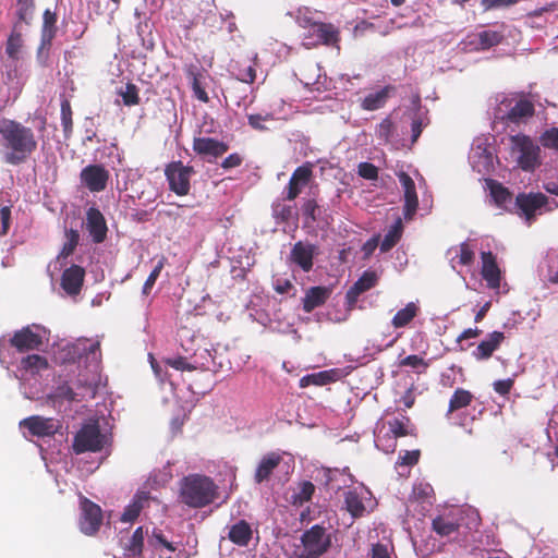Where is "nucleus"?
I'll return each instance as SVG.
<instances>
[{"label":"nucleus","instance_id":"1","mask_svg":"<svg viewBox=\"0 0 558 558\" xmlns=\"http://www.w3.org/2000/svg\"><path fill=\"white\" fill-rule=\"evenodd\" d=\"M99 342L78 340L75 343H65L54 352V360L61 364L78 361L77 367L84 363V369H80L75 381L58 387L56 395L68 401H82L93 399L100 384Z\"/></svg>","mask_w":558,"mask_h":558},{"label":"nucleus","instance_id":"2","mask_svg":"<svg viewBox=\"0 0 558 558\" xmlns=\"http://www.w3.org/2000/svg\"><path fill=\"white\" fill-rule=\"evenodd\" d=\"M0 135L3 146L9 150L3 159L10 165L24 162L37 148V141L32 129L11 120H0Z\"/></svg>","mask_w":558,"mask_h":558},{"label":"nucleus","instance_id":"3","mask_svg":"<svg viewBox=\"0 0 558 558\" xmlns=\"http://www.w3.org/2000/svg\"><path fill=\"white\" fill-rule=\"evenodd\" d=\"M218 494L215 482L201 474H190L180 482L181 502L190 508H203L211 504Z\"/></svg>","mask_w":558,"mask_h":558},{"label":"nucleus","instance_id":"4","mask_svg":"<svg viewBox=\"0 0 558 558\" xmlns=\"http://www.w3.org/2000/svg\"><path fill=\"white\" fill-rule=\"evenodd\" d=\"M332 535L322 524H314L305 530L301 537L300 544L294 546V558H320L331 548Z\"/></svg>","mask_w":558,"mask_h":558},{"label":"nucleus","instance_id":"5","mask_svg":"<svg viewBox=\"0 0 558 558\" xmlns=\"http://www.w3.org/2000/svg\"><path fill=\"white\" fill-rule=\"evenodd\" d=\"M411 433L412 424L405 415L400 414L387 421H380L374 430L375 446L385 453H391L396 450L397 439Z\"/></svg>","mask_w":558,"mask_h":558},{"label":"nucleus","instance_id":"6","mask_svg":"<svg viewBox=\"0 0 558 558\" xmlns=\"http://www.w3.org/2000/svg\"><path fill=\"white\" fill-rule=\"evenodd\" d=\"M496 101L498 104L494 109L495 120L520 123L534 114V105L529 99L498 95Z\"/></svg>","mask_w":558,"mask_h":558},{"label":"nucleus","instance_id":"7","mask_svg":"<svg viewBox=\"0 0 558 558\" xmlns=\"http://www.w3.org/2000/svg\"><path fill=\"white\" fill-rule=\"evenodd\" d=\"M480 515L473 508L457 509L448 515H440L433 521L434 531L440 536H451L462 525L477 527Z\"/></svg>","mask_w":558,"mask_h":558},{"label":"nucleus","instance_id":"8","mask_svg":"<svg viewBox=\"0 0 558 558\" xmlns=\"http://www.w3.org/2000/svg\"><path fill=\"white\" fill-rule=\"evenodd\" d=\"M554 208L546 195L542 193H520L514 198L513 213L531 225L536 216Z\"/></svg>","mask_w":558,"mask_h":558},{"label":"nucleus","instance_id":"9","mask_svg":"<svg viewBox=\"0 0 558 558\" xmlns=\"http://www.w3.org/2000/svg\"><path fill=\"white\" fill-rule=\"evenodd\" d=\"M510 145L512 156L523 170H534L541 163V149L529 136L521 134L511 136Z\"/></svg>","mask_w":558,"mask_h":558},{"label":"nucleus","instance_id":"10","mask_svg":"<svg viewBox=\"0 0 558 558\" xmlns=\"http://www.w3.org/2000/svg\"><path fill=\"white\" fill-rule=\"evenodd\" d=\"M108 441V436L100 432L98 423L89 422L84 424L75 435L73 449L76 453L97 452L102 450Z\"/></svg>","mask_w":558,"mask_h":558},{"label":"nucleus","instance_id":"11","mask_svg":"<svg viewBox=\"0 0 558 558\" xmlns=\"http://www.w3.org/2000/svg\"><path fill=\"white\" fill-rule=\"evenodd\" d=\"M495 158V148L489 143V137L474 138L469 153V161L473 170L481 174L489 173L494 169Z\"/></svg>","mask_w":558,"mask_h":558},{"label":"nucleus","instance_id":"12","mask_svg":"<svg viewBox=\"0 0 558 558\" xmlns=\"http://www.w3.org/2000/svg\"><path fill=\"white\" fill-rule=\"evenodd\" d=\"M193 173V167L184 166L181 161H173L165 169L170 190L180 196L189 194Z\"/></svg>","mask_w":558,"mask_h":558},{"label":"nucleus","instance_id":"13","mask_svg":"<svg viewBox=\"0 0 558 558\" xmlns=\"http://www.w3.org/2000/svg\"><path fill=\"white\" fill-rule=\"evenodd\" d=\"M339 41V32L332 24L308 23L307 34L304 35L303 45L307 48L324 44L333 46Z\"/></svg>","mask_w":558,"mask_h":558},{"label":"nucleus","instance_id":"14","mask_svg":"<svg viewBox=\"0 0 558 558\" xmlns=\"http://www.w3.org/2000/svg\"><path fill=\"white\" fill-rule=\"evenodd\" d=\"M46 338V330L39 326H28L16 331L11 339V344L20 352L37 350Z\"/></svg>","mask_w":558,"mask_h":558},{"label":"nucleus","instance_id":"15","mask_svg":"<svg viewBox=\"0 0 558 558\" xmlns=\"http://www.w3.org/2000/svg\"><path fill=\"white\" fill-rule=\"evenodd\" d=\"M102 522L101 509L87 498H81L80 530L85 535L95 534Z\"/></svg>","mask_w":558,"mask_h":558},{"label":"nucleus","instance_id":"16","mask_svg":"<svg viewBox=\"0 0 558 558\" xmlns=\"http://www.w3.org/2000/svg\"><path fill=\"white\" fill-rule=\"evenodd\" d=\"M109 177V171L102 165H88L80 174L82 184L92 193L106 190Z\"/></svg>","mask_w":558,"mask_h":558},{"label":"nucleus","instance_id":"17","mask_svg":"<svg viewBox=\"0 0 558 558\" xmlns=\"http://www.w3.org/2000/svg\"><path fill=\"white\" fill-rule=\"evenodd\" d=\"M20 426L27 428L33 436L46 437L56 434L60 428V423L52 417L34 415L22 420Z\"/></svg>","mask_w":558,"mask_h":558},{"label":"nucleus","instance_id":"18","mask_svg":"<svg viewBox=\"0 0 558 558\" xmlns=\"http://www.w3.org/2000/svg\"><path fill=\"white\" fill-rule=\"evenodd\" d=\"M400 185L403 190V199H404V206H403V214L405 219H412V217L415 215L417 206H418V199L415 189V183L412 180V178L403 172L400 171L397 173Z\"/></svg>","mask_w":558,"mask_h":558},{"label":"nucleus","instance_id":"19","mask_svg":"<svg viewBox=\"0 0 558 558\" xmlns=\"http://www.w3.org/2000/svg\"><path fill=\"white\" fill-rule=\"evenodd\" d=\"M234 74L240 82L238 89L244 94L243 97H238L235 102L238 107L242 106L246 110L254 101V96L248 97L247 93H253L250 85L255 81V69L250 64L243 68L240 66L236 72L234 71Z\"/></svg>","mask_w":558,"mask_h":558},{"label":"nucleus","instance_id":"20","mask_svg":"<svg viewBox=\"0 0 558 558\" xmlns=\"http://www.w3.org/2000/svg\"><path fill=\"white\" fill-rule=\"evenodd\" d=\"M85 228L95 243L105 241L108 232L107 222L99 209L89 207L86 211Z\"/></svg>","mask_w":558,"mask_h":558},{"label":"nucleus","instance_id":"21","mask_svg":"<svg viewBox=\"0 0 558 558\" xmlns=\"http://www.w3.org/2000/svg\"><path fill=\"white\" fill-rule=\"evenodd\" d=\"M316 254V245L299 241L293 245L291 250L290 259L303 271L307 272L313 267V259Z\"/></svg>","mask_w":558,"mask_h":558},{"label":"nucleus","instance_id":"22","mask_svg":"<svg viewBox=\"0 0 558 558\" xmlns=\"http://www.w3.org/2000/svg\"><path fill=\"white\" fill-rule=\"evenodd\" d=\"M282 462V453L278 451H270L264 454L258 461L255 473L254 481L256 484H262L265 481H268L274 473V471L280 465Z\"/></svg>","mask_w":558,"mask_h":558},{"label":"nucleus","instance_id":"23","mask_svg":"<svg viewBox=\"0 0 558 558\" xmlns=\"http://www.w3.org/2000/svg\"><path fill=\"white\" fill-rule=\"evenodd\" d=\"M85 270L83 267L72 265L66 268L61 277V288L70 296L80 294L84 282Z\"/></svg>","mask_w":558,"mask_h":558},{"label":"nucleus","instance_id":"24","mask_svg":"<svg viewBox=\"0 0 558 558\" xmlns=\"http://www.w3.org/2000/svg\"><path fill=\"white\" fill-rule=\"evenodd\" d=\"M379 279V275L374 270H365L363 275L354 282V284L347 292V300L349 304H354L360 294L374 288Z\"/></svg>","mask_w":558,"mask_h":558},{"label":"nucleus","instance_id":"25","mask_svg":"<svg viewBox=\"0 0 558 558\" xmlns=\"http://www.w3.org/2000/svg\"><path fill=\"white\" fill-rule=\"evenodd\" d=\"M193 149L203 157L217 158L227 151L228 146L215 138L196 137L193 142Z\"/></svg>","mask_w":558,"mask_h":558},{"label":"nucleus","instance_id":"26","mask_svg":"<svg viewBox=\"0 0 558 558\" xmlns=\"http://www.w3.org/2000/svg\"><path fill=\"white\" fill-rule=\"evenodd\" d=\"M504 340L505 335L501 331H493L488 333L487 337L481 341L472 352L473 357L477 361L489 359L493 353L500 347Z\"/></svg>","mask_w":558,"mask_h":558},{"label":"nucleus","instance_id":"27","mask_svg":"<svg viewBox=\"0 0 558 558\" xmlns=\"http://www.w3.org/2000/svg\"><path fill=\"white\" fill-rule=\"evenodd\" d=\"M48 367L47 360L38 354H31L21 360L17 377L21 380H27L29 376L38 375Z\"/></svg>","mask_w":558,"mask_h":558},{"label":"nucleus","instance_id":"28","mask_svg":"<svg viewBox=\"0 0 558 558\" xmlns=\"http://www.w3.org/2000/svg\"><path fill=\"white\" fill-rule=\"evenodd\" d=\"M490 197L495 205L504 210L513 211L514 199L512 194L500 183L496 181H488Z\"/></svg>","mask_w":558,"mask_h":558},{"label":"nucleus","instance_id":"29","mask_svg":"<svg viewBox=\"0 0 558 558\" xmlns=\"http://www.w3.org/2000/svg\"><path fill=\"white\" fill-rule=\"evenodd\" d=\"M482 276L492 289L500 284V270L496 264L495 257L490 252H482Z\"/></svg>","mask_w":558,"mask_h":558},{"label":"nucleus","instance_id":"30","mask_svg":"<svg viewBox=\"0 0 558 558\" xmlns=\"http://www.w3.org/2000/svg\"><path fill=\"white\" fill-rule=\"evenodd\" d=\"M539 277L544 282L558 284V250H549L539 265Z\"/></svg>","mask_w":558,"mask_h":558},{"label":"nucleus","instance_id":"31","mask_svg":"<svg viewBox=\"0 0 558 558\" xmlns=\"http://www.w3.org/2000/svg\"><path fill=\"white\" fill-rule=\"evenodd\" d=\"M331 291L327 287H311L303 298V310L311 313L314 308L322 306L329 298Z\"/></svg>","mask_w":558,"mask_h":558},{"label":"nucleus","instance_id":"32","mask_svg":"<svg viewBox=\"0 0 558 558\" xmlns=\"http://www.w3.org/2000/svg\"><path fill=\"white\" fill-rule=\"evenodd\" d=\"M447 256L456 269L457 266H469L474 259V251L469 243H461L459 246L450 247Z\"/></svg>","mask_w":558,"mask_h":558},{"label":"nucleus","instance_id":"33","mask_svg":"<svg viewBox=\"0 0 558 558\" xmlns=\"http://www.w3.org/2000/svg\"><path fill=\"white\" fill-rule=\"evenodd\" d=\"M369 495L367 490L357 492L356 489L348 490L344 494V504L347 510L351 513L352 517L359 518L362 517L365 512L364 499L365 496Z\"/></svg>","mask_w":558,"mask_h":558},{"label":"nucleus","instance_id":"34","mask_svg":"<svg viewBox=\"0 0 558 558\" xmlns=\"http://www.w3.org/2000/svg\"><path fill=\"white\" fill-rule=\"evenodd\" d=\"M252 535V527L245 520H240L229 527L228 537L238 546H247Z\"/></svg>","mask_w":558,"mask_h":558},{"label":"nucleus","instance_id":"35","mask_svg":"<svg viewBox=\"0 0 558 558\" xmlns=\"http://www.w3.org/2000/svg\"><path fill=\"white\" fill-rule=\"evenodd\" d=\"M338 378H339V371H337V369L322 371L318 373H313V374L303 376L300 379V386L301 387H307L310 385L324 386L329 383L336 381Z\"/></svg>","mask_w":558,"mask_h":558},{"label":"nucleus","instance_id":"36","mask_svg":"<svg viewBox=\"0 0 558 558\" xmlns=\"http://www.w3.org/2000/svg\"><path fill=\"white\" fill-rule=\"evenodd\" d=\"M149 500V494L146 492L137 493L132 502L126 506L123 513L121 514L122 522H133L144 508L145 504Z\"/></svg>","mask_w":558,"mask_h":558},{"label":"nucleus","instance_id":"37","mask_svg":"<svg viewBox=\"0 0 558 558\" xmlns=\"http://www.w3.org/2000/svg\"><path fill=\"white\" fill-rule=\"evenodd\" d=\"M420 313L417 302H409L403 308L399 310L391 319L395 328H403L408 326Z\"/></svg>","mask_w":558,"mask_h":558},{"label":"nucleus","instance_id":"38","mask_svg":"<svg viewBox=\"0 0 558 558\" xmlns=\"http://www.w3.org/2000/svg\"><path fill=\"white\" fill-rule=\"evenodd\" d=\"M57 13L50 9H46L43 14V25L40 38L44 44H51L57 34Z\"/></svg>","mask_w":558,"mask_h":558},{"label":"nucleus","instance_id":"39","mask_svg":"<svg viewBox=\"0 0 558 558\" xmlns=\"http://www.w3.org/2000/svg\"><path fill=\"white\" fill-rule=\"evenodd\" d=\"M23 46L22 26L14 23L12 32L7 40L5 53L12 60L19 59L20 50Z\"/></svg>","mask_w":558,"mask_h":558},{"label":"nucleus","instance_id":"40","mask_svg":"<svg viewBox=\"0 0 558 558\" xmlns=\"http://www.w3.org/2000/svg\"><path fill=\"white\" fill-rule=\"evenodd\" d=\"M403 232V225L400 217H398L395 222L390 226L387 233L385 234L384 240L380 243V251L388 252L391 250L400 240Z\"/></svg>","mask_w":558,"mask_h":558},{"label":"nucleus","instance_id":"41","mask_svg":"<svg viewBox=\"0 0 558 558\" xmlns=\"http://www.w3.org/2000/svg\"><path fill=\"white\" fill-rule=\"evenodd\" d=\"M187 77L191 81V87L193 90V95L196 99L202 102H208L209 97L205 90V86L203 84V74L195 68H192L187 72Z\"/></svg>","mask_w":558,"mask_h":558},{"label":"nucleus","instance_id":"42","mask_svg":"<svg viewBox=\"0 0 558 558\" xmlns=\"http://www.w3.org/2000/svg\"><path fill=\"white\" fill-rule=\"evenodd\" d=\"M476 37L478 47L486 50L500 44L505 35L502 31L485 29L480 32Z\"/></svg>","mask_w":558,"mask_h":558},{"label":"nucleus","instance_id":"43","mask_svg":"<svg viewBox=\"0 0 558 558\" xmlns=\"http://www.w3.org/2000/svg\"><path fill=\"white\" fill-rule=\"evenodd\" d=\"M388 93H389L388 87H384L374 93H369L363 99L362 107L365 110H369V111L377 110V109L384 107V105L386 104V101L388 99Z\"/></svg>","mask_w":558,"mask_h":558},{"label":"nucleus","instance_id":"44","mask_svg":"<svg viewBox=\"0 0 558 558\" xmlns=\"http://www.w3.org/2000/svg\"><path fill=\"white\" fill-rule=\"evenodd\" d=\"M473 399V396L470 391L464 389H457L449 401V408L447 415L452 413L453 411H457L459 409L468 407Z\"/></svg>","mask_w":558,"mask_h":558},{"label":"nucleus","instance_id":"45","mask_svg":"<svg viewBox=\"0 0 558 558\" xmlns=\"http://www.w3.org/2000/svg\"><path fill=\"white\" fill-rule=\"evenodd\" d=\"M34 0H16V16L20 26L22 23L29 25L34 13Z\"/></svg>","mask_w":558,"mask_h":558},{"label":"nucleus","instance_id":"46","mask_svg":"<svg viewBox=\"0 0 558 558\" xmlns=\"http://www.w3.org/2000/svg\"><path fill=\"white\" fill-rule=\"evenodd\" d=\"M143 543H144V532H143V527L140 526L134 531L132 537L130 538L129 543L126 544V546H125L126 553L125 554L129 557H135V556L141 555L142 549H143Z\"/></svg>","mask_w":558,"mask_h":558},{"label":"nucleus","instance_id":"47","mask_svg":"<svg viewBox=\"0 0 558 558\" xmlns=\"http://www.w3.org/2000/svg\"><path fill=\"white\" fill-rule=\"evenodd\" d=\"M118 95L122 98L125 106H135L140 102L138 88L132 83L121 87L118 90Z\"/></svg>","mask_w":558,"mask_h":558},{"label":"nucleus","instance_id":"48","mask_svg":"<svg viewBox=\"0 0 558 558\" xmlns=\"http://www.w3.org/2000/svg\"><path fill=\"white\" fill-rule=\"evenodd\" d=\"M315 492V486L313 483L305 481L300 484L298 492H295L292 496L293 502L295 505L302 506L304 502H307Z\"/></svg>","mask_w":558,"mask_h":558},{"label":"nucleus","instance_id":"49","mask_svg":"<svg viewBox=\"0 0 558 558\" xmlns=\"http://www.w3.org/2000/svg\"><path fill=\"white\" fill-rule=\"evenodd\" d=\"M166 260H167L166 257L162 256L157 262L156 266L154 267V269L151 270V272L147 277L146 281L144 282L143 290H142V293L144 295H148L150 293L154 284L156 283L158 277L160 276L161 270L165 267Z\"/></svg>","mask_w":558,"mask_h":558},{"label":"nucleus","instance_id":"50","mask_svg":"<svg viewBox=\"0 0 558 558\" xmlns=\"http://www.w3.org/2000/svg\"><path fill=\"white\" fill-rule=\"evenodd\" d=\"M395 125L389 118L384 119L376 128V136L385 143L393 140Z\"/></svg>","mask_w":558,"mask_h":558},{"label":"nucleus","instance_id":"51","mask_svg":"<svg viewBox=\"0 0 558 558\" xmlns=\"http://www.w3.org/2000/svg\"><path fill=\"white\" fill-rule=\"evenodd\" d=\"M247 121H248V125L251 128H253L254 130L265 131L268 129L266 123L274 121V114L272 113L247 114Z\"/></svg>","mask_w":558,"mask_h":558},{"label":"nucleus","instance_id":"52","mask_svg":"<svg viewBox=\"0 0 558 558\" xmlns=\"http://www.w3.org/2000/svg\"><path fill=\"white\" fill-rule=\"evenodd\" d=\"M541 143L546 148L558 150V128L546 130L541 136Z\"/></svg>","mask_w":558,"mask_h":558},{"label":"nucleus","instance_id":"53","mask_svg":"<svg viewBox=\"0 0 558 558\" xmlns=\"http://www.w3.org/2000/svg\"><path fill=\"white\" fill-rule=\"evenodd\" d=\"M400 365L409 366L418 373L424 371L427 367V363L424 361V359L418 355H414V354L408 355L404 359H402L400 362Z\"/></svg>","mask_w":558,"mask_h":558},{"label":"nucleus","instance_id":"54","mask_svg":"<svg viewBox=\"0 0 558 558\" xmlns=\"http://www.w3.org/2000/svg\"><path fill=\"white\" fill-rule=\"evenodd\" d=\"M166 364L177 371H194L197 368L196 365L187 362L186 357L175 356L166 360Z\"/></svg>","mask_w":558,"mask_h":558},{"label":"nucleus","instance_id":"55","mask_svg":"<svg viewBox=\"0 0 558 558\" xmlns=\"http://www.w3.org/2000/svg\"><path fill=\"white\" fill-rule=\"evenodd\" d=\"M61 124L65 133L72 130V110L68 100L61 102Z\"/></svg>","mask_w":558,"mask_h":558},{"label":"nucleus","instance_id":"56","mask_svg":"<svg viewBox=\"0 0 558 558\" xmlns=\"http://www.w3.org/2000/svg\"><path fill=\"white\" fill-rule=\"evenodd\" d=\"M357 173L366 180H375L378 174L377 168L371 162H361L357 166Z\"/></svg>","mask_w":558,"mask_h":558},{"label":"nucleus","instance_id":"57","mask_svg":"<svg viewBox=\"0 0 558 558\" xmlns=\"http://www.w3.org/2000/svg\"><path fill=\"white\" fill-rule=\"evenodd\" d=\"M312 171L307 167H299L295 169V171L291 175V180L296 184H301L302 186H305L311 178Z\"/></svg>","mask_w":558,"mask_h":558},{"label":"nucleus","instance_id":"58","mask_svg":"<svg viewBox=\"0 0 558 558\" xmlns=\"http://www.w3.org/2000/svg\"><path fill=\"white\" fill-rule=\"evenodd\" d=\"M433 488L429 484L418 483L413 486V496L418 499L427 500L430 504V494Z\"/></svg>","mask_w":558,"mask_h":558},{"label":"nucleus","instance_id":"59","mask_svg":"<svg viewBox=\"0 0 558 558\" xmlns=\"http://www.w3.org/2000/svg\"><path fill=\"white\" fill-rule=\"evenodd\" d=\"M149 542L153 546L160 545L163 548H166L168 551L175 550V547L173 546V544L171 542H168L161 532L154 531Z\"/></svg>","mask_w":558,"mask_h":558},{"label":"nucleus","instance_id":"60","mask_svg":"<svg viewBox=\"0 0 558 558\" xmlns=\"http://www.w3.org/2000/svg\"><path fill=\"white\" fill-rule=\"evenodd\" d=\"M418 457H420L418 450L404 451L402 454L399 456V460H398L397 464L405 465V466L413 465L418 461Z\"/></svg>","mask_w":558,"mask_h":558},{"label":"nucleus","instance_id":"61","mask_svg":"<svg viewBox=\"0 0 558 558\" xmlns=\"http://www.w3.org/2000/svg\"><path fill=\"white\" fill-rule=\"evenodd\" d=\"M518 2V0H482V5L485 11L506 8L513 5Z\"/></svg>","mask_w":558,"mask_h":558},{"label":"nucleus","instance_id":"62","mask_svg":"<svg viewBox=\"0 0 558 558\" xmlns=\"http://www.w3.org/2000/svg\"><path fill=\"white\" fill-rule=\"evenodd\" d=\"M372 558H391V548L387 544H375L372 547Z\"/></svg>","mask_w":558,"mask_h":558},{"label":"nucleus","instance_id":"63","mask_svg":"<svg viewBox=\"0 0 558 558\" xmlns=\"http://www.w3.org/2000/svg\"><path fill=\"white\" fill-rule=\"evenodd\" d=\"M11 210L9 207L0 209V235L7 234L10 227Z\"/></svg>","mask_w":558,"mask_h":558},{"label":"nucleus","instance_id":"64","mask_svg":"<svg viewBox=\"0 0 558 558\" xmlns=\"http://www.w3.org/2000/svg\"><path fill=\"white\" fill-rule=\"evenodd\" d=\"M512 385H513L512 379L497 380L494 383V389L499 395L505 396L511 390Z\"/></svg>","mask_w":558,"mask_h":558}]
</instances>
